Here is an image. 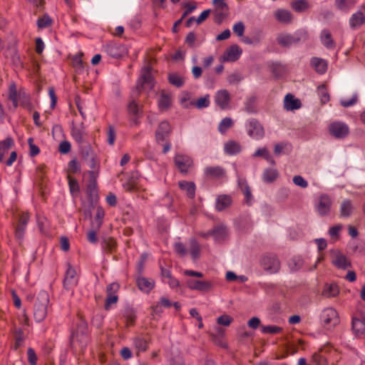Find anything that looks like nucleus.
<instances>
[{
    "instance_id": "obj_1",
    "label": "nucleus",
    "mask_w": 365,
    "mask_h": 365,
    "mask_svg": "<svg viewBox=\"0 0 365 365\" xmlns=\"http://www.w3.org/2000/svg\"><path fill=\"white\" fill-rule=\"evenodd\" d=\"M89 342L88 327L87 322L82 318L77 322L76 329L72 332L70 344L76 351H83Z\"/></svg>"
},
{
    "instance_id": "obj_2",
    "label": "nucleus",
    "mask_w": 365,
    "mask_h": 365,
    "mask_svg": "<svg viewBox=\"0 0 365 365\" xmlns=\"http://www.w3.org/2000/svg\"><path fill=\"white\" fill-rule=\"evenodd\" d=\"M172 126L167 120L160 122L155 130V138L158 144L164 143L163 153H167L171 147L169 137L172 133Z\"/></svg>"
},
{
    "instance_id": "obj_3",
    "label": "nucleus",
    "mask_w": 365,
    "mask_h": 365,
    "mask_svg": "<svg viewBox=\"0 0 365 365\" xmlns=\"http://www.w3.org/2000/svg\"><path fill=\"white\" fill-rule=\"evenodd\" d=\"M48 294L46 291L38 292L34 306V317L36 322H42L48 312Z\"/></svg>"
},
{
    "instance_id": "obj_4",
    "label": "nucleus",
    "mask_w": 365,
    "mask_h": 365,
    "mask_svg": "<svg viewBox=\"0 0 365 365\" xmlns=\"http://www.w3.org/2000/svg\"><path fill=\"white\" fill-rule=\"evenodd\" d=\"M259 264L263 270L269 274H274L279 272L281 262L278 257L273 253H266L259 259Z\"/></svg>"
},
{
    "instance_id": "obj_5",
    "label": "nucleus",
    "mask_w": 365,
    "mask_h": 365,
    "mask_svg": "<svg viewBox=\"0 0 365 365\" xmlns=\"http://www.w3.org/2000/svg\"><path fill=\"white\" fill-rule=\"evenodd\" d=\"M303 38H304V34L302 32L297 31L294 34L284 32L277 35L276 41L281 47L289 48L298 44Z\"/></svg>"
},
{
    "instance_id": "obj_6",
    "label": "nucleus",
    "mask_w": 365,
    "mask_h": 365,
    "mask_svg": "<svg viewBox=\"0 0 365 365\" xmlns=\"http://www.w3.org/2000/svg\"><path fill=\"white\" fill-rule=\"evenodd\" d=\"M320 318L323 326L327 329L334 328L340 322L338 312L332 307L324 309Z\"/></svg>"
},
{
    "instance_id": "obj_7",
    "label": "nucleus",
    "mask_w": 365,
    "mask_h": 365,
    "mask_svg": "<svg viewBox=\"0 0 365 365\" xmlns=\"http://www.w3.org/2000/svg\"><path fill=\"white\" fill-rule=\"evenodd\" d=\"M104 51L114 58H120L128 53L126 46L122 43L110 41L103 46Z\"/></svg>"
},
{
    "instance_id": "obj_8",
    "label": "nucleus",
    "mask_w": 365,
    "mask_h": 365,
    "mask_svg": "<svg viewBox=\"0 0 365 365\" xmlns=\"http://www.w3.org/2000/svg\"><path fill=\"white\" fill-rule=\"evenodd\" d=\"M174 163L179 171L186 175L189 170L194 166L193 160L187 155L176 154L174 157Z\"/></svg>"
},
{
    "instance_id": "obj_9",
    "label": "nucleus",
    "mask_w": 365,
    "mask_h": 365,
    "mask_svg": "<svg viewBox=\"0 0 365 365\" xmlns=\"http://www.w3.org/2000/svg\"><path fill=\"white\" fill-rule=\"evenodd\" d=\"M153 78L150 67H144L141 70L140 77L138 81L135 89L140 92L146 86L152 88L153 87Z\"/></svg>"
},
{
    "instance_id": "obj_10",
    "label": "nucleus",
    "mask_w": 365,
    "mask_h": 365,
    "mask_svg": "<svg viewBox=\"0 0 365 365\" xmlns=\"http://www.w3.org/2000/svg\"><path fill=\"white\" fill-rule=\"evenodd\" d=\"M212 3L215 6V21L221 24L228 15L229 7L225 0H213Z\"/></svg>"
},
{
    "instance_id": "obj_11",
    "label": "nucleus",
    "mask_w": 365,
    "mask_h": 365,
    "mask_svg": "<svg viewBox=\"0 0 365 365\" xmlns=\"http://www.w3.org/2000/svg\"><path fill=\"white\" fill-rule=\"evenodd\" d=\"M248 135L256 140L261 139L264 135V128L255 118L250 119L247 125Z\"/></svg>"
},
{
    "instance_id": "obj_12",
    "label": "nucleus",
    "mask_w": 365,
    "mask_h": 365,
    "mask_svg": "<svg viewBox=\"0 0 365 365\" xmlns=\"http://www.w3.org/2000/svg\"><path fill=\"white\" fill-rule=\"evenodd\" d=\"M80 153L88 167L91 169H94L96 165V162L91 146L88 143L80 145Z\"/></svg>"
},
{
    "instance_id": "obj_13",
    "label": "nucleus",
    "mask_w": 365,
    "mask_h": 365,
    "mask_svg": "<svg viewBox=\"0 0 365 365\" xmlns=\"http://www.w3.org/2000/svg\"><path fill=\"white\" fill-rule=\"evenodd\" d=\"M332 201L330 197L326 194L322 195L319 197L318 204L316 206L318 214L321 216L329 215L331 212Z\"/></svg>"
},
{
    "instance_id": "obj_14",
    "label": "nucleus",
    "mask_w": 365,
    "mask_h": 365,
    "mask_svg": "<svg viewBox=\"0 0 365 365\" xmlns=\"http://www.w3.org/2000/svg\"><path fill=\"white\" fill-rule=\"evenodd\" d=\"M330 134L336 138H344L349 132V127L344 123L334 122L329 125Z\"/></svg>"
},
{
    "instance_id": "obj_15",
    "label": "nucleus",
    "mask_w": 365,
    "mask_h": 365,
    "mask_svg": "<svg viewBox=\"0 0 365 365\" xmlns=\"http://www.w3.org/2000/svg\"><path fill=\"white\" fill-rule=\"evenodd\" d=\"M332 264L339 269H346L351 267V264L348 261L346 257L339 250H331Z\"/></svg>"
},
{
    "instance_id": "obj_16",
    "label": "nucleus",
    "mask_w": 365,
    "mask_h": 365,
    "mask_svg": "<svg viewBox=\"0 0 365 365\" xmlns=\"http://www.w3.org/2000/svg\"><path fill=\"white\" fill-rule=\"evenodd\" d=\"M242 49L238 45L234 44L230 46L222 56L223 61L234 62L238 60L242 54Z\"/></svg>"
},
{
    "instance_id": "obj_17",
    "label": "nucleus",
    "mask_w": 365,
    "mask_h": 365,
    "mask_svg": "<svg viewBox=\"0 0 365 365\" xmlns=\"http://www.w3.org/2000/svg\"><path fill=\"white\" fill-rule=\"evenodd\" d=\"M215 101L220 109L225 110L228 108L230 101L229 92L225 89L218 91L215 96Z\"/></svg>"
},
{
    "instance_id": "obj_18",
    "label": "nucleus",
    "mask_w": 365,
    "mask_h": 365,
    "mask_svg": "<svg viewBox=\"0 0 365 365\" xmlns=\"http://www.w3.org/2000/svg\"><path fill=\"white\" fill-rule=\"evenodd\" d=\"M187 287L192 290L200 292H209L212 287V282L209 281H200L189 279L187 281Z\"/></svg>"
},
{
    "instance_id": "obj_19",
    "label": "nucleus",
    "mask_w": 365,
    "mask_h": 365,
    "mask_svg": "<svg viewBox=\"0 0 365 365\" xmlns=\"http://www.w3.org/2000/svg\"><path fill=\"white\" fill-rule=\"evenodd\" d=\"M136 284L140 291L148 294L155 287V282L152 279L146 278L140 275L136 279Z\"/></svg>"
},
{
    "instance_id": "obj_20",
    "label": "nucleus",
    "mask_w": 365,
    "mask_h": 365,
    "mask_svg": "<svg viewBox=\"0 0 365 365\" xmlns=\"http://www.w3.org/2000/svg\"><path fill=\"white\" fill-rule=\"evenodd\" d=\"M207 177L214 179H220L226 175L225 170L220 166H208L205 168Z\"/></svg>"
},
{
    "instance_id": "obj_21",
    "label": "nucleus",
    "mask_w": 365,
    "mask_h": 365,
    "mask_svg": "<svg viewBox=\"0 0 365 365\" xmlns=\"http://www.w3.org/2000/svg\"><path fill=\"white\" fill-rule=\"evenodd\" d=\"M365 23V13L362 9L353 14L349 19V25L351 29L359 28Z\"/></svg>"
},
{
    "instance_id": "obj_22",
    "label": "nucleus",
    "mask_w": 365,
    "mask_h": 365,
    "mask_svg": "<svg viewBox=\"0 0 365 365\" xmlns=\"http://www.w3.org/2000/svg\"><path fill=\"white\" fill-rule=\"evenodd\" d=\"M76 270L69 265L63 279V287L66 289H69L71 286L76 285L77 284V280L76 279Z\"/></svg>"
},
{
    "instance_id": "obj_23",
    "label": "nucleus",
    "mask_w": 365,
    "mask_h": 365,
    "mask_svg": "<svg viewBox=\"0 0 365 365\" xmlns=\"http://www.w3.org/2000/svg\"><path fill=\"white\" fill-rule=\"evenodd\" d=\"M227 234L228 232L227 227L223 225H217L212 230H211L212 236L215 240L217 242L225 240L227 236Z\"/></svg>"
},
{
    "instance_id": "obj_24",
    "label": "nucleus",
    "mask_w": 365,
    "mask_h": 365,
    "mask_svg": "<svg viewBox=\"0 0 365 365\" xmlns=\"http://www.w3.org/2000/svg\"><path fill=\"white\" fill-rule=\"evenodd\" d=\"M86 135L83 124L80 127H73L71 129V135L76 143H78L79 146L87 143L84 138Z\"/></svg>"
},
{
    "instance_id": "obj_25",
    "label": "nucleus",
    "mask_w": 365,
    "mask_h": 365,
    "mask_svg": "<svg viewBox=\"0 0 365 365\" xmlns=\"http://www.w3.org/2000/svg\"><path fill=\"white\" fill-rule=\"evenodd\" d=\"M224 150L229 155H235L240 153L242 147L239 143L235 140H228L224 145Z\"/></svg>"
},
{
    "instance_id": "obj_26",
    "label": "nucleus",
    "mask_w": 365,
    "mask_h": 365,
    "mask_svg": "<svg viewBox=\"0 0 365 365\" xmlns=\"http://www.w3.org/2000/svg\"><path fill=\"white\" fill-rule=\"evenodd\" d=\"M352 330L354 334L360 336L365 334V319L354 317L352 319Z\"/></svg>"
},
{
    "instance_id": "obj_27",
    "label": "nucleus",
    "mask_w": 365,
    "mask_h": 365,
    "mask_svg": "<svg viewBox=\"0 0 365 365\" xmlns=\"http://www.w3.org/2000/svg\"><path fill=\"white\" fill-rule=\"evenodd\" d=\"M14 145V141L11 137H7L0 142V162H4V155Z\"/></svg>"
},
{
    "instance_id": "obj_28",
    "label": "nucleus",
    "mask_w": 365,
    "mask_h": 365,
    "mask_svg": "<svg viewBox=\"0 0 365 365\" xmlns=\"http://www.w3.org/2000/svg\"><path fill=\"white\" fill-rule=\"evenodd\" d=\"M232 204L230 196L222 195L217 197L215 202V208L217 211H222L230 207Z\"/></svg>"
},
{
    "instance_id": "obj_29",
    "label": "nucleus",
    "mask_w": 365,
    "mask_h": 365,
    "mask_svg": "<svg viewBox=\"0 0 365 365\" xmlns=\"http://www.w3.org/2000/svg\"><path fill=\"white\" fill-rule=\"evenodd\" d=\"M311 65L319 74H324L327 70V61L320 58L313 57L311 59Z\"/></svg>"
},
{
    "instance_id": "obj_30",
    "label": "nucleus",
    "mask_w": 365,
    "mask_h": 365,
    "mask_svg": "<svg viewBox=\"0 0 365 365\" xmlns=\"http://www.w3.org/2000/svg\"><path fill=\"white\" fill-rule=\"evenodd\" d=\"M339 293V289L336 284H326L322 290V294L327 298L334 297Z\"/></svg>"
},
{
    "instance_id": "obj_31",
    "label": "nucleus",
    "mask_w": 365,
    "mask_h": 365,
    "mask_svg": "<svg viewBox=\"0 0 365 365\" xmlns=\"http://www.w3.org/2000/svg\"><path fill=\"white\" fill-rule=\"evenodd\" d=\"M179 187L181 190L186 191L188 197L192 199L195 196V185L193 182L180 181Z\"/></svg>"
},
{
    "instance_id": "obj_32",
    "label": "nucleus",
    "mask_w": 365,
    "mask_h": 365,
    "mask_svg": "<svg viewBox=\"0 0 365 365\" xmlns=\"http://www.w3.org/2000/svg\"><path fill=\"white\" fill-rule=\"evenodd\" d=\"M284 107L287 110H295L301 107V102L299 99L294 98L290 93L286 95L284 98Z\"/></svg>"
},
{
    "instance_id": "obj_33",
    "label": "nucleus",
    "mask_w": 365,
    "mask_h": 365,
    "mask_svg": "<svg viewBox=\"0 0 365 365\" xmlns=\"http://www.w3.org/2000/svg\"><path fill=\"white\" fill-rule=\"evenodd\" d=\"M275 18L282 23L289 24L292 20V14L285 9H278L274 13Z\"/></svg>"
},
{
    "instance_id": "obj_34",
    "label": "nucleus",
    "mask_w": 365,
    "mask_h": 365,
    "mask_svg": "<svg viewBox=\"0 0 365 365\" xmlns=\"http://www.w3.org/2000/svg\"><path fill=\"white\" fill-rule=\"evenodd\" d=\"M354 207L350 200L342 201L340 207V215L343 217H349L353 212Z\"/></svg>"
},
{
    "instance_id": "obj_35",
    "label": "nucleus",
    "mask_w": 365,
    "mask_h": 365,
    "mask_svg": "<svg viewBox=\"0 0 365 365\" xmlns=\"http://www.w3.org/2000/svg\"><path fill=\"white\" fill-rule=\"evenodd\" d=\"M271 72L273 73L274 77L281 78L284 76L287 73V68L284 65L279 63H273L269 66Z\"/></svg>"
},
{
    "instance_id": "obj_36",
    "label": "nucleus",
    "mask_w": 365,
    "mask_h": 365,
    "mask_svg": "<svg viewBox=\"0 0 365 365\" xmlns=\"http://www.w3.org/2000/svg\"><path fill=\"white\" fill-rule=\"evenodd\" d=\"M171 106V98L170 95L163 91L158 100V107L162 111L167 110Z\"/></svg>"
},
{
    "instance_id": "obj_37",
    "label": "nucleus",
    "mask_w": 365,
    "mask_h": 365,
    "mask_svg": "<svg viewBox=\"0 0 365 365\" xmlns=\"http://www.w3.org/2000/svg\"><path fill=\"white\" fill-rule=\"evenodd\" d=\"M321 41L322 44L327 48H334L335 43L331 38V33L327 30H323L321 34Z\"/></svg>"
},
{
    "instance_id": "obj_38",
    "label": "nucleus",
    "mask_w": 365,
    "mask_h": 365,
    "mask_svg": "<svg viewBox=\"0 0 365 365\" xmlns=\"http://www.w3.org/2000/svg\"><path fill=\"white\" fill-rule=\"evenodd\" d=\"M278 175L279 174L276 169L267 168L264 170L262 178L264 182L269 183L274 182L278 178Z\"/></svg>"
},
{
    "instance_id": "obj_39",
    "label": "nucleus",
    "mask_w": 365,
    "mask_h": 365,
    "mask_svg": "<svg viewBox=\"0 0 365 365\" xmlns=\"http://www.w3.org/2000/svg\"><path fill=\"white\" fill-rule=\"evenodd\" d=\"M307 0H295L291 2V7L297 12H303L309 8Z\"/></svg>"
},
{
    "instance_id": "obj_40",
    "label": "nucleus",
    "mask_w": 365,
    "mask_h": 365,
    "mask_svg": "<svg viewBox=\"0 0 365 365\" xmlns=\"http://www.w3.org/2000/svg\"><path fill=\"white\" fill-rule=\"evenodd\" d=\"M105 216L104 210L101 207H98L94 220L91 222V226H95L96 228H101L103 219Z\"/></svg>"
},
{
    "instance_id": "obj_41",
    "label": "nucleus",
    "mask_w": 365,
    "mask_h": 365,
    "mask_svg": "<svg viewBox=\"0 0 365 365\" xmlns=\"http://www.w3.org/2000/svg\"><path fill=\"white\" fill-rule=\"evenodd\" d=\"M9 98L12 101L14 107L15 108H17L19 103V93H17L15 83H12L9 86Z\"/></svg>"
},
{
    "instance_id": "obj_42",
    "label": "nucleus",
    "mask_w": 365,
    "mask_h": 365,
    "mask_svg": "<svg viewBox=\"0 0 365 365\" xmlns=\"http://www.w3.org/2000/svg\"><path fill=\"white\" fill-rule=\"evenodd\" d=\"M134 345L138 351H145L148 346V339L138 336L134 339Z\"/></svg>"
},
{
    "instance_id": "obj_43",
    "label": "nucleus",
    "mask_w": 365,
    "mask_h": 365,
    "mask_svg": "<svg viewBox=\"0 0 365 365\" xmlns=\"http://www.w3.org/2000/svg\"><path fill=\"white\" fill-rule=\"evenodd\" d=\"M168 81L170 84L180 88L184 84V79L180 76L177 73H170L168 75Z\"/></svg>"
},
{
    "instance_id": "obj_44",
    "label": "nucleus",
    "mask_w": 365,
    "mask_h": 365,
    "mask_svg": "<svg viewBox=\"0 0 365 365\" xmlns=\"http://www.w3.org/2000/svg\"><path fill=\"white\" fill-rule=\"evenodd\" d=\"M190 255L192 257L195 259L199 257L200 253V247L199 243L195 239H192L190 242Z\"/></svg>"
},
{
    "instance_id": "obj_45",
    "label": "nucleus",
    "mask_w": 365,
    "mask_h": 365,
    "mask_svg": "<svg viewBox=\"0 0 365 365\" xmlns=\"http://www.w3.org/2000/svg\"><path fill=\"white\" fill-rule=\"evenodd\" d=\"M233 125V121L230 118L226 117L223 118L218 125V130L220 133L224 134L227 130L231 128Z\"/></svg>"
},
{
    "instance_id": "obj_46",
    "label": "nucleus",
    "mask_w": 365,
    "mask_h": 365,
    "mask_svg": "<svg viewBox=\"0 0 365 365\" xmlns=\"http://www.w3.org/2000/svg\"><path fill=\"white\" fill-rule=\"evenodd\" d=\"M257 98L255 97H250L245 103V110L250 113H255L257 112Z\"/></svg>"
},
{
    "instance_id": "obj_47",
    "label": "nucleus",
    "mask_w": 365,
    "mask_h": 365,
    "mask_svg": "<svg viewBox=\"0 0 365 365\" xmlns=\"http://www.w3.org/2000/svg\"><path fill=\"white\" fill-rule=\"evenodd\" d=\"M68 185L70 192L72 195H77L80 191V187L78 181L73 178L70 175H68Z\"/></svg>"
},
{
    "instance_id": "obj_48",
    "label": "nucleus",
    "mask_w": 365,
    "mask_h": 365,
    "mask_svg": "<svg viewBox=\"0 0 365 365\" xmlns=\"http://www.w3.org/2000/svg\"><path fill=\"white\" fill-rule=\"evenodd\" d=\"M91 179L87 187V192L88 195H92L96 191V180L94 171L89 172Z\"/></svg>"
},
{
    "instance_id": "obj_49",
    "label": "nucleus",
    "mask_w": 365,
    "mask_h": 365,
    "mask_svg": "<svg viewBox=\"0 0 365 365\" xmlns=\"http://www.w3.org/2000/svg\"><path fill=\"white\" fill-rule=\"evenodd\" d=\"M103 248L108 252H113L116 247V242L112 237L104 239L102 242Z\"/></svg>"
},
{
    "instance_id": "obj_50",
    "label": "nucleus",
    "mask_w": 365,
    "mask_h": 365,
    "mask_svg": "<svg viewBox=\"0 0 365 365\" xmlns=\"http://www.w3.org/2000/svg\"><path fill=\"white\" fill-rule=\"evenodd\" d=\"M304 261L301 257H294L289 262V267L292 271H297L302 267Z\"/></svg>"
},
{
    "instance_id": "obj_51",
    "label": "nucleus",
    "mask_w": 365,
    "mask_h": 365,
    "mask_svg": "<svg viewBox=\"0 0 365 365\" xmlns=\"http://www.w3.org/2000/svg\"><path fill=\"white\" fill-rule=\"evenodd\" d=\"M99 229L91 226V229L87 232V240L89 242L96 244L98 242L97 232Z\"/></svg>"
},
{
    "instance_id": "obj_52",
    "label": "nucleus",
    "mask_w": 365,
    "mask_h": 365,
    "mask_svg": "<svg viewBox=\"0 0 365 365\" xmlns=\"http://www.w3.org/2000/svg\"><path fill=\"white\" fill-rule=\"evenodd\" d=\"M72 64L76 72L81 73L83 71V63L80 56H75L72 58Z\"/></svg>"
},
{
    "instance_id": "obj_53",
    "label": "nucleus",
    "mask_w": 365,
    "mask_h": 365,
    "mask_svg": "<svg viewBox=\"0 0 365 365\" xmlns=\"http://www.w3.org/2000/svg\"><path fill=\"white\" fill-rule=\"evenodd\" d=\"M319 94L322 103H326L329 101V95L324 85H320L318 86Z\"/></svg>"
},
{
    "instance_id": "obj_54",
    "label": "nucleus",
    "mask_w": 365,
    "mask_h": 365,
    "mask_svg": "<svg viewBox=\"0 0 365 365\" xmlns=\"http://www.w3.org/2000/svg\"><path fill=\"white\" fill-rule=\"evenodd\" d=\"M209 95L200 98L196 102H194V106L199 109L207 108L209 106Z\"/></svg>"
},
{
    "instance_id": "obj_55",
    "label": "nucleus",
    "mask_w": 365,
    "mask_h": 365,
    "mask_svg": "<svg viewBox=\"0 0 365 365\" xmlns=\"http://www.w3.org/2000/svg\"><path fill=\"white\" fill-rule=\"evenodd\" d=\"M282 329L279 327L269 325L262 327V331L264 334H277L281 332Z\"/></svg>"
},
{
    "instance_id": "obj_56",
    "label": "nucleus",
    "mask_w": 365,
    "mask_h": 365,
    "mask_svg": "<svg viewBox=\"0 0 365 365\" xmlns=\"http://www.w3.org/2000/svg\"><path fill=\"white\" fill-rule=\"evenodd\" d=\"M128 113L134 116H137L140 113V109L138 103L135 100L131 101L128 106Z\"/></svg>"
},
{
    "instance_id": "obj_57",
    "label": "nucleus",
    "mask_w": 365,
    "mask_h": 365,
    "mask_svg": "<svg viewBox=\"0 0 365 365\" xmlns=\"http://www.w3.org/2000/svg\"><path fill=\"white\" fill-rule=\"evenodd\" d=\"M51 24V19L48 15H44L37 21L38 27L40 29L46 28Z\"/></svg>"
},
{
    "instance_id": "obj_58",
    "label": "nucleus",
    "mask_w": 365,
    "mask_h": 365,
    "mask_svg": "<svg viewBox=\"0 0 365 365\" xmlns=\"http://www.w3.org/2000/svg\"><path fill=\"white\" fill-rule=\"evenodd\" d=\"M232 321L233 318L227 314L221 315L217 319V324L227 327L229 326Z\"/></svg>"
},
{
    "instance_id": "obj_59",
    "label": "nucleus",
    "mask_w": 365,
    "mask_h": 365,
    "mask_svg": "<svg viewBox=\"0 0 365 365\" xmlns=\"http://www.w3.org/2000/svg\"><path fill=\"white\" fill-rule=\"evenodd\" d=\"M34 139L32 138H29L28 139V144L29 145V155L31 156V157H34L36 155H37L38 154H39L40 153V149L39 148L34 145Z\"/></svg>"
},
{
    "instance_id": "obj_60",
    "label": "nucleus",
    "mask_w": 365,
    "mask_h": 365,
    "mask_svg": "<svg viewBox=\"0 0 365 365\" xmlns=\"http://www.w3.org/2000/svg\"><path fill=\"white\" fill-rule=\"evenodd\" d=\"M174 248L175 252L180 257H185L187 253L185 245L180 242H175L174 245Z\"/></svg>"
},
{
    "instance_id": "obj_61",
    "label": "nucleus",
    "mask_w": 365,
    "mask_h": 365,
    "mask_svg": "<svg viewBox=\"0 0 365 365\" xmlns=\"http://www.w3.org/2000/svg\"><path fill=\"white\" fill-rule=\"evenodd\" d=\"M120 289V285L117 282L109 284L106 287L107 295H117L116 293Z\"/></svg>"
},
{
    "instance_id": "obj_62",
    "label": "nucleus",
    "mask_w": 365,
    "mask_h": 365,
    "mask_svg": "<svg viewBox=\"0 0 365 365\" xmlns=\"http://www.w3.org/2000/svg\"><path fill=\"white\" fill-rule=\"evenodd\" d=\"M190 97L189 93H186L180 98V103L182 106L185 108H189L194 106V101H190Z\"/></svg>"
},
{
    "instance_id": "obj_63",
    "label": "nucleus",
    "mask_w": 365,
    "mask_h": 365,
    "mask_svg": "<svg viewBox=\"0 0 365 365\" xmlns=\"http://www.w3.org/2000/svg\"><path fill=\"white\" fill-rule=\"evenodd\" d=\"M324 359L318 353H314L309 365H323Z\"/></svg>"
},
{
    "instance_id": "obj_64",
    "label": "nucleus",
    "mask_w": 365,
    "mask_h": 365,
    "mask_svg": "<svg viewBox=\"0 0 365 365\" xmlns=\"http://www.w3.org/2000/svg\"><path fill=\"white\" fill-rule=\"evenodd\" d=\"M28 361L31 365H36L37 356L35 351L32 348H29L27 350Z\"/></svg>"
}]
</instances>
